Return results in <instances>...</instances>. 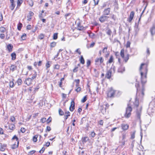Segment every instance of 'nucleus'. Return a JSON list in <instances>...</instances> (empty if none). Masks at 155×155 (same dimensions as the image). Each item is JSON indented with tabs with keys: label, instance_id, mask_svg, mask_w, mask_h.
Here are the masks:
<instances>
[{
	"label": "nucleus",
	"instance_id": "nucleus-1",
	"mask_svg": "<svg viewBox=\"0 0 155 155\" xmlns=\"http://www.w3.org/2000/svg\"><path fill=\"white\" fill-rule=\"evenodd\" d=\"M148 64L146 63L141 64L140 68V72L141 82L142 86L140 87L139 82L136 81L135 86L137 88V95L139 94V96L141 98H143L144 95L145 91L144 84L147 82V74L148 71Z\"/></svg>",
	"mask_w": 155,
	"mask_h": 155
},
{
	"label": "nucleus",
	"instance_id": "nucleus-2",
	"mask_svg": "<svg viewBox=\"0 0 155 155\" xmlns=\"http://www.w3.org/2000/svg\"><path fill=\"white\" fill-rule=\"evenodd\" d=\"M132 110L131 107L128 104L127 107L126 108L125 113L124 115V116L126 118H128L130 116Z\"/></svg>",
	"mask_w": 155,
	"mask_h": 155
},
{
	"label": "nucleus",
	"instance_id": "nucleus-3",
	"mask_svg": "<svg viewBox=\"0 0 155 155\" xmlns=\"http://www.w3.org/2000/svg\"><path fill=\"white\" fill-rule=\"evenodd\" d=\"M115 91L112 88H110L109 89L107 94V96L108 97H113L114 95Z\"/></svg>",
	"mask_w": 155,
	"mask_h": 155
},
{
	"label": "nucleus",
	"instance_id": "nucleus-4",
	"mask_svg": "<svg viewBox=\"0 0 155 155\" xmlns=\"http://www.w3.org/2000/svg\"><path fill=\"white\" fill-rule=\"evenodd\" d=\"M75 109V102L74 100L71 103V105L69 107L70 110L73 111Z\"/></svg>",
	"mask_w": 155,
	"mask_h": 155
},
{
	"label": "nucleus",
	"instance_id": "nucleus-5",
	"mask_svg": "<svg viewBox=\"0 0 155 155\" xmlns=\"http://www.w3.org/2000/svg\"><path fill=\"white\" fill-rule=\"evenodd\" d=\"M33 81L30 78H28L26 79L24 81V83L29 86L32 84Z\"/></svg>",
	"mask_w": 155,
	"mask_h": 155
},
{
	"label": "nucleus",
	"instance_id": "nucleus-6",
	"mask_svg": "<svg viewBox=\"0 0 155 155\" xmlns=\"http://www.w3.org/2000/svg\"><path fill=\"white\" fill-rule=\"evenodd\" d=\"M112 71L111 69L107 71V73L105 74V78L109 79L111 77V75Z\"/></svg>",
	"mask_w": 155,
	"mask_h": 155
},
{
	"label": "nucleus",
	"instance_id": "nucleus-7",
	"mask_svg": "<svg viewBox=\"0 0 155 155\" xmlns=\"http://www.w3.org/2000/svg\"><path fill=\"white\" fill-rule=\"evenodd\" d=\"M125 71V67L121 65L118 68L117 71L118 72L123 73Z\"/></svg>",
	"mask_w": 155,
	"mask_h": 155
},
{
	"label": "nucleus",
	"instance_id": "nucleus-8",
	"mask_svg": "<svg viewBox=\"0 0 155 155\" xmlns=\"http://www.w3.org/2000/svg\"><path fill=\"white\" fill-rule=\"evenodd\" d=\"M104 59L101 57L100 58H97L95 60V61L96 63H98L100 62V64H102L104 62Z\"/></svg>",
	"mask_w": 155,
	"mask_h": 155
},
{
	"label": "nucleus",
	"instance_id": "nucleus-9",
	"mask_svg": "<svg viewBox=\"0 0 155 155\" xmlns=\"http://www.w3.org/2000/svg\"><path fill=\"white\" fill-rule=\"evenodd\" d=\"M141 109H140L139 110H137V111L136 112V116L138 118V119L140 121V116H141Z\"/></svg>",
	"mask_w": 155,
	"mask_h": 155
},
{
	"label": "nucleus",
	"instance_id": "nucleus-10",
	"mask_svg": "<svg viewBox=\"0 0 155 155\" xmlns=\"http://www.w3.org/2000/svg\"><path fill=\"white\" fill-rule=\"evenodd\" d=\"M13 46L11 44H9L7 46L6 48L9 52H10L12 51L13 48Z\"/></svg>",
	"mask_w": 155,
	"mask_h": 155
},
{
	"label": "nucleus",
	"instance_id": "nucleus-11",
	"mask_svg": "<svg viewBox=\"0 0 155 155\" xmlns=\"http://www.w3.org/2000/svg\"><path fill=\"white\" fill-rule=\"evenodd\" d=\"M121 127L123 130H126L128 129L129 125L127 124H122L121 125Z\"/></svg>",
	"mask_w": 155,
	"mask_h": 155
},
{
	"label": "nucleus",
	"instance_id": "nucleus-12",
	"mask_svg": "<svg viewBox=\"0 0 155 155\" xmlns=\"http://www.w3.org/2000/svg\"><path fill=\"white\" fill-rule=\"evenodd\" d=\"M110 8H108L104 10L103 13L104 15H108L109 14L110 12Z\"/></svg>",
	"mask_w": 155,
	"mask_h": 155
},
{
	"label": "nucleus",
	"instance_id": "nucleus-13",
	"mask_svg": "<svg viewBox=\"0 0 155 155\" xmlns=\"http://www.w3.org/2000/svg\"><path fill=\"white\" fill-rule=\"evenodd\" d=\"M17 68V67L15 65H12L10 68V70L12 71V72L14 71Z\"/></svg>",
	"mask_w": 155,
	"mask_h": 155
},
{
	"label": "nucleus",
	"instance_id": "nucleus-14",
	"mask_svg": "<svg viewBox=\"0 0 155 155\" xmlns=\"http://www.w3.org/2000/svg\"><path fill=\"white\" fill-rule=\"evenodd\" d=\"M81 140L83 143H84L89 140V138L88 137H82Z\"/></svg>",
	"mask_w": 155,
	"mask_h": 155
},
{
	"label": "nucleus",
	"instance_id": "nucleus-15",
	"mask_svg": "<svg viewBox=\"0 0 155 155\" xmlns=\"http://www.w3.org/2000/svg\"><path fill=\"white\" fill-rule=\"evenodd\" d=\"M77 25L79 30H82L84 29V27L83 26L81 25V23L79 22H78Z\"/></svg>",
	"mask_w": 155,
	"mask_h": 155
},
{
	"label": "nucleus",
	"instance_id": "nucleus-16",
	"mask_svg": "<svg viewBox=\"0 0 155 155\" xmlns=\"http://www.w3.org/2000/svg\"><path fill=\"white\" fill-rule=\"evenodd\" d=\"M11 56L12 57V60L14 61L16 59V54L15 52L12 53L11 54Z\"/></svg>",
	"mask_w": 155,
	"mask_h": 155
},
{
	"label": "nucleus",
	"instance_id": "nucleus-17",
	"mask_svg": "<svg viewBox=\"0 0 155 155\" xmlns=\"http://www.w3.org/2000/svg\"><path fill=\"white\" fill-rule=\"evenodd\" d=\"M6 146L7 145L6 144H1L0 146V150L2 151H4L5 149V147H6Z\"/></svg>",
	"mask_w": 155,
	"mask_h": 155
},
{
	"label": "nucleus",
	"instance_id": "nucleus-18",
	"mask_svg": "<svg viewBox=\"0 0 155 155\" xmlns=\"http://www.w3.org/2000/svg\"><path fill=\"white\" fill-rule=\"evenodd\" d=\"M34 15V14L33 12H30L29 13V15L27 16L28 19H32V16H33Z\"/></svg>",
	"mask_w": 155,
	"mask_h": 155
},
{
	"label": "nucleus",
	"instance_id": "nucleus-19",
	"mask_svg": "<svg viewBox=\"0 0 155 155\" xmlns=\"http://www.w3.org/2000/svg\"><path fill=\"white\" fill-rule=\"evenodd\" d=\"M135 12L134 11H132L130 13L129 16V19H133L134 17V15Z\"/></svg>",
	"mask_w": 155,
	"mask_h": 155
},
{
	"label": "nucleus",
	"instance_id": "nucleus-20",
	"mask_svg": "<svg viewBox=\"0 0 155 155\" xmlns=\"http://www.w3.org/2000/svg\"><path fill=\"white\" fill-rule=\"evenodd\" d=\"M45 37V35L41 33L40 34L38 37V39L40 40H42Z\"/></svg>",
	"mask_w": 155,
	"mask_h": 155
},
{
	"label": "nucleus",
	"instance_id": "nucleus-21",
	"mask_svg": "<svg viewBox=\"0 0 155 155\" xmlns=\"http://www.w3.org/2000/svg\"><path fill=\"white\" fill-rule=\"evenodd\" d=\"M34 71V74H33L32 76L30 78L31 79L32 81H33L34 79H35L36 78L37 75V73L35 71Z\"/></svg>",
	"mask_w": 155,
	"mask_h": 155
},
{
	"label": "nucleus",
	"instance_id": "nucleus-22",
	"mask_svg": "<svg viewBox=\"0 0 155 155\" xmlns=\"http://www.w3.org/2000/svg\"><path fill=\"white\" fill-rule=\"evenodd\" d=\"M15 128V126L14 124H10L9 125V129L13 130Z\"/></svg>",
	"mask_w": 155,
	"mask_h": 155
},
{
	"label": "nucleus",
	"instance_id": "nucleus-23",
	"mask_svg": "<svg viewBox=\"0 0 155 155\" xmlns=\"http://www.w3.org/2000/svg\"><path fill=\"white\" fill-rule=\"evenodd\" d=\"M16 82L18 84V85H20L22 84V81L21 79L18 78L16 81Z\"/></svg>",
	"mask_w": 155,
	"mask_h": 155
},
{
	"label": "nucleus",
	"instance_id": "nucleus-24",
	"mask_svg": "<svg viewBox=\"0 0 155 155\" xmlns=\"http://www.w3.org/2000/svg\"><path fill=\"white\" fill-rule=\"evenodd\" d=\"M72 14L71 13H68L67 14L65 15V16L66 19H70L71 18L70 17L72 16Z\"/></svg>",
	"mask_w": 155,
	"mask_h": 155
},
{
	"label": "nucleus",
	"instance_id": "nucleus-25",
	"mask_svg": "<svg viewBox=\"0 0 155 155\" xmlns=\"http://www.w3.org/2000/svg\"><path fill=\"white\" fill-rule=\"evenodd\" d=\"M80 63L82 64H84V60L82 55L81 56V57L80 59Z\"/></svg>",
	"mask_w": 155,
	"mask_h": 155
},
{
	"label": "nucleus",
	"instance_id": "nucleus-26",
	"mask_svg": "<svg viewBox=\"0 0 155 155\" xmlns=\"http://www.w3.org/2000/svg\"><path fill=\"white\" fill-rule=\"evenodd\" d=\"M89 37L92 38H95V35L93 33H88Z\"/></svg>",
	"mask_w": 155,
	"mask_h": 155
},
{
	"label": "nucleus",
	"instance_id": "nucleus-27",
	"mask_svg": "<svg viewBox=\"0 0 155 155\" xmlns=\"http://www.w3.org/2000/svg\"><path fill=\"white\" fill-rule=\"evenodd\" d=\"M14 79H13L12 81H10L9 82V86L10 87H13L15 86V84L13 82V81H14Z\"/></svg>",
	"mask_w": 155,
	"mask_h": 155
},
{
	"label": "nucleus",
	"instance_id": "nucleus-28",
	"mask_svg": "<svg viewBox=\"0 0 155 155\" xmlns=\"http://www.w3.org/2000/svg\"><path fill=\"white\" fill-rule=\"evenodd\" d=\"M56 45V42L53 41L50 43V46L51 48L55 47Z\"/></svg>",
	"mask_w": 155,
	"mask_h": 155
},
{
	"label": "nucleus",
	"instance_id": "nucleus-29",
	"mask_svg": "<svg viewBox=\"0 0 155 155\" xmlns=\"http://www.w3.org/2000/svg\"><path fill=\"white\" fill-rule=\"evenodd\" d=\"M124 58L125 62H127L129 58V54H127L125 57H124V58Z\"/></svg>",
	"mask_w": 155,
	"mask_h": 155
},
{
	"label": "nucleus",
	"instance_id": "nucleus-30",
	"mask_svg": "<svg viewBox=\"0 0 155 155\" xmlns=\"http://www.w3.org/2000/svg\"><path fill=\"white\" fill-rule=\"evenodd\" d=\"M39 135H36L34 136L33 137V140L34 142H36L37 141V138L38 137Z\"/></svg>",
	"mask_w": 155,
	"mask_h": 155
},
{
	"label": "nucleus",
	"instance_id": "nucleus-31",
	"mask_svg": "<svg viewBox=\"0 0 155 155\" xmlns=\"http://www.w3.org/2000/svg\"><path fill=\"white\" fill-rule=\"evenodd\" d=\"M134 105L136 107H138L139 105V101L137 100V98H136L135 101L134 103Z\"/></svg>",
	"mask_w": 155,
	"mask_h": 155
},
{
	"label": "nucleus",
	"instance_id": "nucleus-32",
	"mask_svg": "<svg viewBox=\"0 0 155 155\" xmlns=\"http://www.w3.org/2000/svg\"><path fill=\"white\" fill-rule=\"evenodd\" d=\"M138 24L137 25V23L135 22V31L136 33H137L139 30V29L138 28Z\"/></svg>",
	"mask_w": 155,
	"mask_h": 155
},
{
	"label": "nucleus",
	"instance_id": "nucleus-33",
	"mask_svg": "<svg viewBox=\"0 0 155 155\" xmlns=\"http://www.w3.org/2000/svg\"><path fill=\"white\" fill-rule=\"evenodd\" d=\"M22 27V23L19 22L18 25V30H20Z\"/></svg>",
	"mask_w": 155,
	"mask_h": 155
},
{
	"label": "nucleus",
	"instance_id": "nucleus-34",
	"mask_svg": "<svg viewBox=\"0 0 155 155\" xmlns=\"http://www.w3.org/2000/svg\"><path fill=\"white\" fill-rule=\"evenodd\" d=\"M124 49H121L120 51V54L122 58H124Z\"/></svg>",
	"mask_w": 155,
	"mask_h": 155
},
{
	"label": "nucleus",
	"instance_id": "nucleus-35",
	"mask_svg": "<svg viewBox=\"0 0 155 155\" xmlns=\"http://www.w3.org/2000/svg\"><path fill=\"white\" fill-rule=\"evenodd\" d=\"M23 2V0H18L17 8L19 7Z\"/></svg>",
	"mask_w": 155,
	"mask_h": 155
},
{
	"label": "nucleus",
	"instance_id": "nucleus-36",
	"mask_svg": "<svg viewBox=\"0 0 155 155\" xmlns=\"http://www.w3.org/2000/svg\"><path fill=\"white\" fill-rule=\"evenodd\" d=\"M58 113L60 116L63 115L64 114V111L61 109H59L58 110Z\"/></svg>",
	"mask_w": 155,
	"mask_h": 155
},
{
	"label": "nucleus",
	"instance_id": "nucleus-37",
	"mask_svg": "<svg viewBox=\"0 0 155 155\" xmlns=\"http://www.w3.org/2000/svg\"><path fill=\"white\" fill-rule=\"evenodd\" d=\"M75 81L76 83V87H78L79 85V83H80V80L79 79H76L75 80Z\"/></svg>",
	"mask_w": 155,
	"mask_h": 155
},
{
	"label": "nucleus",
	"instance_id": "nucleus-38",
	"mask_svg": "<svg viewBox=\"0 0 155 155\" xmlns=\"http://www.w3.org/2000/svg\"><path fill=\"white\" fill-rule=\"evenodd\" d=\"M21 39L22 40H25L26 39V35L24 33L23 34V35L21 36Z\"/></svg>",
	"mask_w": 155,
	"mask_h": 155
},
{
	"label": "nucleus",
	"instance_id": "nucleus-39",
	"mask_svg": "<svg viewBox=\"0 0 155 155\" xmlns=\"http://www.w3.org/2000/svg\"><path fill=\"white\" fill-rule=\"evenodd\" d=\"M28 2L29 5L30 6H33V2L32 1V0H28Z\"/></svg>",
	"mask_w": 155,
	"mask_h": 155
},
{
	"label": "nucleus",
	"instance_id": "nucleus-40",
	"mask_svg": "<svg viewBox=\"0 0 155 155\" xmlns=\"http://www.w3.org/2000/svg\"><path fill=\"white\" fill-rule=\"evenodd\" d=\"M113 60H114V59H113V56L111 55L110 58L109 60H108V61L107 62H108L109 63H111L113 61Z\"/></svg>",
	"mask_w": 155,
	"mask_h": 155
},
{
	"label": "nucleus",
	"instance_id": "nucleus-41",
	"mask_svg": "<svg viewBox=\"0 0 155 155\" xmlns=\"http://www.w3.org/2000/svg\"><path fill=\"white\" fill-rule=\"evenodd\" d=\"M15 6V5L14 3H11V5L10 6V8L11 10H13L14 9Z\"/></svg>",
	"mask_w": 155,
	"mask_h": 155
},
{
	"label": "nucleus",
	"instance_id": "nucleus-42",
	"mask_svg": "<svg viewBox=\"0 0 155 155\" xmlns=\"http://www.w3.org/2000/svg\"><path fill=\"white\" fill-rule=\"evenodd\" d=\"M6 30V29L5 28L3 27H0V32L4 33Z\"/></svg>",
	"mask_w": 155,
	"mask_h": 155
},
{
	"label": "nucleus",
	"instance_id": "nucleus-43",
	"mask_svg": "<svg viewBox=\"0 0 155 155\" xmlns=\"http://www.w3.org/2000/svg\"><path fill=\"white\" fill-rule=\"evenodd\" d=\"M50 62H51V61H48L47 62L46 64V69H47L48 68H49L50 67Z\"/></svg>",
	"mask_w": 155,
	"mask_h": 155
},
{
	"label": "nucleus",
	"instance_id": "nucleus-44",
	"mask_svg": "<svg viewBox=\"0 0 155 155\" xmlns=\"http://www.w3.org/2000/svg\"><path fill=\"white\" fill-rule=\"evenodd\" d=\"M58 33H55L53 35V39L54 40H56L58 38Z\"/></svg>",
	"mask_w": 155,
	"mask_h": 155
},
{
	"label": "nucleus",
	"instance_id": "nucleus-45",
	"mask_svg": "<svg viewBox=\"0 0 155 155\" xmlns=\"http://www.w3.org/2000/svg\"><path fill=\"white\" fill-rule=\"evenodd\" d=\"M136 133V131L134 130L132 132V133L131 134V138L133 139L135 138V135Z\"/></svg>",
	"mask_w": 155,
	"mask_h": 155
},
{
	"label": "nucleus",
	"instance_id": "nucleus-46",
	"mask_svg": "<svg viewBox=\"0 0 155 155\" xmlns=\"http://www.w3.org/2000/svg\"><path fill=\"white\" fill-rule=\"evenodd\" d=\"M16 139V141L18 143V144H19V140L18 138L17 137V136H16L15 135L14 136V137H13L12 139Z\"/></svg>",
	"mask_w": 155,
	"mask_h": 155
},
{
	"label": "nucleus",
	"instance_id": "nucleus-47",
	"mask_svg": "<svg viewBox=\"0 0 155 155\" xmlns=\"http://www.w3.org/2000/svg\"><path fill=\"white\" fill-rule=\"evenodd\" d=\"M147 5V4L144 9V10L142 12V13H140V15H139V17L138 18H137L136 19H137V18H139V19H140V18H141V17L142 15V14H143V13L144 12V10H145V9L146 8V7Z\"/></svg>",
	"mask_w": 155,
	"mask_h": 155
},
{
	"label": "nucleus",
	"instance_id": "nucleus-48",
	"mask_svg": "<svg viewBox=\"0 0 155 155\" xmlns=\"http://www.w3.org/2000/svg\"><path fill=\"white\" fill-rule=\"evenodd\" d=\"M18 143H17V145H16L15 144H13L12 147V148L13 149H15L16 148L18 147Z\"/></svg>",
	"mask_w": 155,
	"mask_h": 155
},
{
	"label": "nucleus",
	"instance_id": "nucleus-49",
	"mask_svg": "<svg viewBox=\"0 0 155 155\" xmlns=\"http://www.w3.org/2000/svg\"><path fill=\"white\" fill-rule=\"evenodd\" d=\"M87 100V97L86 96H85L81 100V102L82 103H84Z\"/></svg>",
	"mask_w": 155,
	"mask_h": 155
},
{
	"label": "nucleus",
	"instance_id": "nucleus-50",
	"mask_svg": "<svg viewBox=\"0 0 155 155\" xmlns=\"http://www.w3.org/2000/svg\"><path fill=\"white\" fill-rule=\"evenodd\" d=\"M95 135L96 134L94 131L91 132V134H90V135L92 137H94L95 136Z\"/></svg>",
	"mask_w": 155,
	"mask_h": 155
},
{
	"label": "nucleus",
	"instance_id": "nucleus-51",
	"mask_svg": "<svg viewBox=\"0 0 155 155\" xmlns=\"http://www.w3.org/2000/svg\"><path fill=\"white\" fill-rule=\"evenodd\" d=\"M60 65L58 64H55L54 65V69H59L60 68Z\"/></svg>",
	"mask_w": 155,
	"mask_h": 155
},
{
	"label": "nucleus",
	"instance_id": "nucleus-52",
	"mask_svg": "<svg viewBox=\"0 0 155 155\" xmlns=\"http://www.w3.org/2000/svg\"><path fill=\"white\" fill-rule=\"evenodd\" d=\"M10 120L12 122H15V119L13 116L11 117Z\"/></svg>",
	"mask_w": 155,
	"mask_h": 155
},
{
	"label": "nucleus",
	"instance_id": "nucleus-53",
	"mask_svg": "<svg viewBox=\"0 0 155 155\" xmlns=\"http://www.w3.org/2000/svg\"><path fill=\"white\" fill-rule=\"evenodd\" d=\"M45 150V148L44 147H42L41 149L39 151V153H42Z\"/></svg>",
	"mask_w": 155,
	"mask_h": 155
},
{
	"label": "nucleus",
	"instance_id": "nucleus-54",
	"mask_svg": "<svg viewBox=\"0 0 155 155\" xmlns=\"http://www.w3.org/2000/svg\"><path fill=\"white\" fill-rule=\"evenodd\" d=\"M91 63V62L90 60H88L87 61V67H88L90 65Z\"/></svg>",
	"mask_w": 155,
	"mask_h": 155
},
{
	"label": "nucleus",
	"instance_id": "nucleus-55",
	"mask_svg": "<svg viewBox=\"0 0 155 155\" xmlns=\"http://www.w3.org/2000/svg\"><path fill=\"white\" fill-rule=\"evenodd\" d=\"M111 33L112 31H111V30L110 29H108L106 32L107 34L110 36L111 35Z\"/></svg>",
	"mask_w": 155,
	"mask_h": 155
},
{
	"label": "nucleus",
	"instance_id": "nucleus-56",
	"mask_svg": "<svg viewBox=\"0 0 155 155\" xmlns=\"http://www.w3.org/2000/svg\"><path fill=\"white\" fill-rule=\"evenodd\" d=\"M130 41H128L127 42V44L126 45V47L127 48H128L130 47Z\"/></svg>",
	"mask_w": 155,
	"mask_h": 155
},
{
	"label": "nucleus",
	"instance_id": "nucleus-57",
	"mask_svg": "<svg viewBox=\"0 0 155 155\" xmlns=\"http://www.w3.org/2000/svg\"><path fill=\"white\" fill-rule=\"evenodd\" d=\"M99 0H94V5H96L98 4Z\"/></svg>",
	"mask_w": 155,
	"mask_h": 155
},
{
	"label": "nucleus",
	"instance_id": "nucleus-58",
	"mask_svg": "<svg viewBox=\"0 0 155 155\" xmlns=\"http://www.w3.org/2000/svg\"><path fill=\"white\" fill-rule=\"evenodd\" d=\"M14 32L12 31V30H11V31H10V34H9V35L10 36H12L14 35Z\"/></svg>",
	"mask_w": 155,
	"mask_h": 155
},
{
	"label": "nucleus",
	"instance_id": "nucleus-59",
	"mask_svg": "<svg viewBox=\"0 0 155 155\" xmlns=\"http://www.w3.org/2000/svg\"><path fill=\"white\" fill-rule=\"evenodd\" d=\"M39 89V87H36L35 88V90L33 91V94H35L37 91L38 90V89Z\"/></svg>",
	"mask_w": 155,
	"mask_h": 155
},
{
	"label": "nucleus",
	"instance_id": "nucleus-60",
	"mask_svg": "<svg viewBox=\"0 0 155 155\" xmlns=\"http://www.w3.org/2000/svg\"><path fill=\"white\" fill-rule=\"evenodd\" d=\"M41 120L42 123H44L45 122L46 120V119L45 118H43L41 119Z\"/></svg>",
	"mask_w": 155,
	"mask_h": 155
},
{
	"label": "nucleus",
	"instance_id": "nucleus-61",
	"mask_svg": "<svg viewBox=\"0 0 155 155\" xmlns=\"http://www.w3.org/2000/svg\"><path fill=\"white\" fill-rule=\"evenodd\" d=\"M77 88L75 89V91L77 92H80L81 90V88L80 87H77Z\"/></svg>",
	"mask_w": 155,
	"mask_h": 155
},
{
	"label": "nucleus",
	"instance_id": "nucleus-62",
	"mask_svg": "<svg viewBox=\"0 0 155 155\" xmlns=\"http://www.w3.org/2000/svg\"><path fill=\"white\" fill-rule=\"evenodd\" d=\"M51 130V128L49 126H47L46 129V131H49Z\"/></svg>",
	"mask_w": 155,
	"mask_h": 155
},
{
	"label": "nucleus",
	"instance_id": "nucleus-63",
	"mask_svg": "<svg viewBox=\"0 0 155 155\" xmlns=\"http://www.w3.org/2000/svg\"><path fill=\"white\" fill-rule=\"evenodd\" d=\"M78 67H75L73 70V71L74 72H76L78 71Z\"/></svg>",
	"mask_w": 155,
	"mask_h": 155
},
{
	"label": "nucleus",
	"instance_id": "nucleus-64",
	"mask_svg": "<svg viewBox=\"0 0 155 155\" xmlns=\"http://www.w3.org/2000/svg\"><path fill=\"white\" fill-rule=\"evenodd\" d=\"M5 35L4 34H1L0 35V37L2 39H3L5 38Z\"/></svg>",
	"mask_w": 155,
	"mask_h": 155
}]
</instances>
